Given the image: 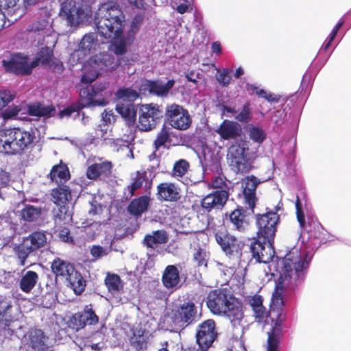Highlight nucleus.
Instances as JSON below:
<instances>
[{
  "label": "nucleus",
  "instance_id": "nucleus-1",
  "mask_svg": "<svg viewBox=\"0 0 351 351\" xmlns=\"http://www.w3.org/2000/svg\"><path fill=\"white\" fill-rule=\"evenodd\" d=\"M311 261V256L308 252L295 247L278 262L276 271L279 277L272 295L269 315L263 304L261 295H254L249 300L253 316L258 322L268 318L271 320L272 331L268 335L267 351H277L278 349V337L281 333L282 322L281 314L284 305L283 291L293 290L304 282Z\"/></svg>",
  "mask_w": 351,
  "mask_h": 351
},
{
  "label": "nucleus",
  "instance_id": "nucleus-2",
  "mask_svg": "<svg viewBox=\"0 0 351 351\" xmlns=\"http://www.w3.org/2000/svg\"><path fill=\"white\" fill-rule=\"evenodd\" d=\"M125 17L119 5L110 1L102 3L95 16V24L98 34L103 38L111 41L110 49L117 55H123L127 51L138 32L143 18L136 16L132 21L127 34L123 33Z\"/></svg>",
  "mask_w": 351,
  "mask_h": 351
},
{
  "label": "nucleus",
  "instance_id": "nucleus-3",
  "mask_svg": "<svg viewBox=\"0 0 351 351\" xmlns=\"http://www.w3.org/2000/svg\"><path fill=\"white\" fill-rule=\"evenodd\" d=\"M113 60L108 53H99L94 60H91L89 65L84 67V74L82 77L83 84H90L94 82L99 75V71L104 67L112 66ZM107 84L101 82L93 86L87 85L82 88L80 91V104L82 108L105 106L107 104L106 88Z\"/></svg>",
  "mask_w": 351,
  "mask_h": 351
},
{
  "label": "nucleus",
  "instance_id": "nucleus-4",
  "mask_svg": "<svg viewBox=\"0 0 351 351\" xmlns=\"http://www.w3.org/2000/svg\"><path fill=\"white\" fill-rule=\"evenodd\" d=\"M206 304L213 314L223 316L228 319L237 339L242 337L244 330L243 307L230 291L218 289L210 291L207 296Z\"/></svg>",
  "mask_w": 351,
  "mask_h": 351
},
{
  "label": "nucleus",
  "instance_id": "nucleus-5",
  "mask_svg": "<svg viewBox=\"0 0 351 351\" xmlns=\"http://www.w3.org/2000/svg\"><path fill=\"white\" fill-rule=\"evenodd\" d=\"M32 132L21 128L5 129L0 132V152L16 154L28 148L34 142Z\"/></svg>",
  "mask_w": 351,
  "mask_h": 351
},
{
  "label": "nucleus",
  "instance_id": "nucleus-6",
  "mask_svg": "<svg viewBox=\"0 0 351 351\" xmlns=\"http://www.w3.org/2000/svg\"><path fill=\"white\" fill-rule=\"evenodd\" d=\"M60 16L73 27L88 21L91 10L83 0H66L61 4Z\"/></svg>",
  "mask_w": 351,
  "mask_h": 351
},
{
  "label": "nucleus",
  "instance_id": "nucleus-7",
  "mask_svg": "<svg viewBox=\"0 0 351 351\" xmlns=\"http://www.w3.org/2000/svg\"><path fill=\"white\" fill-rule=\"evenodd\" d=\"M248 150V142L242 138L235 141L228 148L227 160L234 172L245 173L251 169V163L247 157Z\"/></svg>",
  "mask_w": 351,
  "mask_h": 351
},
{
  "label": "nucleus",
  "instance_id": "nucleus-8",
  "mask_svg": "<svg viewBox=\"0 0 351 351\" xmlns=\"http://www.w3.org/2000/svg\"><path fill=\"white\" fill-rule=\"evenodd\" d=\"M47 242L45 232L36 231L23 239L21 243L14 247V252L17 257L19 265L25 266L27 263V258L34 255Z\"/></svg>",
  "mask_w": 351,
  "mask_h": 351
},
{
  "label": "nucleus",
  "instance_id": "nucleus-9",
  "mask_svg": "<svg viewBox=\"0 0 351 351\" xmlns=\"http://www.w3.org/2000/svg\"><path fill=\"white\" fill-rule=\"evenodd\" d=\"M28 38L32 39L37 45H42L45 37L51 36L52 29V19L47 10H41L38 20L29 24L27 27Z\"/></svg>",
  "mask_w": 351,
  "mask_h": 351
},
{
  "label": "nucleus",
  "instance_id": "nucleus-10",
  "mask_svg": "<svg viewBox=\"0 0 351 351\" xmlns=\"http://www.w3.org/2000/svg\"><path fill=\"white\" fill-rule=\"evenodd\" d=\"M165 115L169 125L174 129L184 131L191 125L192 119L189 111L178 104L168 105Z\"/></svg>",
  "mask_w": 351,
  "mask_h": 351
},
{
  "label": "nucleus",
  "instance_id": "nucleus-11",
  "mask_svg": "<svg viewBox=\"0 0 351 351\" xmlns=\"http://www.w3.org/2000/svg\"><path fill=\"white\" fill-rule=\"evenodd\" d=\"M162 117V112L158 105L142 104L139 109L138 127L141 131L152 130Z\"/></svg>",
  "mask_w": 351,
  "mask_h": 351
},
{
  "label": "nucleus",
  "instance_id": "nucleus-12",
  "mask_svg": "<svg viewBox=\"0 0 351 351\" xmlns=\"http://www.w3.org/2000/svg\"><path fill=\"white\" fill-rule=\"evenodd\" d=\"M171 319L175 326L184 328L198 321L199 314L193 302H186L173 311Z\"/></svg>",
  "mask_w": 351,
  "mask_h": 351
},
{
  "label": "nucleus",
  "instance_id": "nucleus-13",
  "mask_svg": "<svg viewBox=\"0 0 351 351\" xmlns=\"http://www.w3.org/2000/svg\"><path fill=\"white\" fill-rule=\"evenodd\" d=\"M274 240L259 239L252 242L250 245V251L252 257L256 259V262L263 263H271L269 267L272 265L275 254L273 246Z\"/></svg>",
  "mask_w": 351,
  "mask_h": 351
},
{
  "label": "nucleus",
  "instance_id": "nucleus-14",
  "mask_svg": "<svg viewBox=\"0 0 351 351\" xmlns=\"http://www.w3.org/2000/svg\"><path fill=\"white\" fill-rule=\"evenodd\" d=\"M278 219L279 217L275 212H268L257 216L258 238L274 240Z\"/></svg>",
  "mask_w": 351,
  "mask_h": 351
},
{
  "label": "nucleus",
  "instance_id": "nucleus-15",
  "mask_svg": "<svg viewBox=\"0 0 351 351\" xmlns=\"http://www.w3.org/2000/svg\"><path fill=\"white\" fill-rule=\"evenodd\" d=\"M215 323L213 319H207L199 325L196 333V341L201 351H207L217 337Z\"/></svg>",
  "mask_w": 351,
  "mask_h": 351
},
{
  "label": "nucleus",
  "instance_id": "nucleus-16",
  "mask_svg": "<svg viewBox=\"0 0 351 351\" xmlns=\"http://www.w3.org/2000/svg\"><path fill=\"white\" fill-rule=\"evenodd\" d=\"M3 65L7 71L16 75H29L34 69L32 60L21 53L12 54L8 60H3Z\"/></svg>",
  "mask_w": 351,
  "mask_h": 351
},
{
  "label": "nucleus",
  "instance_id": "nucleus-17",
  "mask_svg": "<svg viewBox=\"0 0 351 351\" xmlns=\"http://www.w3.org/2000/svg\"><path fill=\"white\" fill-rule=\"evenodd\" d=\"M215 239L226 254L238 253L241 249L239 241L225 230H218L215 234Z\"/></svg>",
  "mask_w": 351,
  "mask_h": 351
},
{
  "label": "nucleus",
  "instance_id": "nucleus-18",
  "mask_svg": "<svg viewBox=\"0 0 351 351\" xmlns=\"http://www.w3.org/2000/svg\"><path fill=\"white\" fill-rule=\"evenodd\" d=\"M175 84L173 80H169L164 83L160 80H145L142 84V89L147 91L150 95L159 97H165L168 95L169 90Z\"/></svg>",
  "mask_w": 351,
  "mask_h": 351
},
{
  "label": "nucleus",
  "instance_id": "nucleus-19",
  "mask_svg": "<svg viewBox=\"0 0 351 351\" xmlns=\"http://www.w3.org/2000/svg\"><path fill=\"white\" fill-rule=\"evenodd\" d=\"M228 197L229 193L225 191H214L202 199V208L207 212L213 209H221L226 203Z\"/></svg>",
  "mask_w": 351,
  "mask_h": 351
},
{
  "label": "nucleus",
  "instance_id": "nucleus-20",
  "mask_svg": "<svg viewBox=\"0 0 351 351\" xmlns=\"http://www.w3.org/2000/svg\"><path fill=\"white\" fill-rule=\"evenodd\" d=\"M98 322L99 317L93 310L91 305L86 306L82 312L75 313L72 319V322L76 330H79L88 325H95Z\"/></svg>",
  "mask_w": 351,
  "mask_h": 351
},
{
  "label": "nucleus",
  "instance_id": "nucleus-21",
  "mask_svg": "<svg viewBox=\"0 0 351 351\" xmlns=\"http://www.w3.org/2000/svg\"><path fill=\"white\" fill-rule=\"evenodd\" d=\"M19 1L0 0V10L8 15L9 22L17 21L25 14V8L19 3Z\"/></svg>",
  "mask_w": 351,
  "mask_h": 351
},
{
  "label": "nucleus",
  "instance_id": "nucleus-22",
  "mask_svg": "<svg viewBox=\"0 0 351 351\" xmlns=\"http://www.w3.org/2000/svg\"><path fill=\"white\" fill-rule=\"evenodd\" d=\"M261 182L254 176H247L243 182L245 199L252 211L255 207L256 190Z\"/></svg>",
  "mask_w": 351,
  "mask_h": 351
},
{
  "label": "nucleus",
  "instance_id": "nucleus-23",
  "mask_svg": "<svg viewBox=\"0 0 351 351\" xmlns=\"http://www.w3.org/2000/svg\"><path fill=\"white\" fill-rule=\"evenodd\" d=\"M98 40L97 38V34L95 33L86 34L80 41L79 49L77 51H75L71 56L73 59H75V57H77V60L80 61V60L82 59L80 58L82 54H83V56H86L88 53H90L96 50Z\"/></svg>",
  "mask_w": 351,
  "mask_h": 351
},
{
  "label": "nucleus",
  "instance_id": "nucleus-24",
  "mask_svg": "<svg viewBox=\"0 0 351 351\" xmlns=\"http://www.w3.org/2000/svg\"><path fill=\"white\" fill-rule=\"evenodd\" d=\"M157 195L160 200L176 202L180 198V190L175 184L163 182L157 186Z\"/></svg>",
  "mask_w": 351,
  "mask_h": 351
},
{
  "label": "nucleus",
  "instance_id": "nucleus-25",
  "mask_svg": "<svg viewBox=\"0 0 351 351\" xmlns=\"http://www.w3.org/2000/svg\"><path fill=\"white\" fill-rule=\"evenodd\" d=\"M217 132L224 140L234 139L237 141L241 136L242 128L237 122L225 120L220 125Z\"/></svg>",
  "mask_w": 351,
  "mask_h": 351
},
{
  "label": "nucleus",
  "instance_id": "nucleus-26",
  "mask_svg": "<svg viewBox=\"0 0 351 351\" xmlns=\"http://www.w3.org/2000/svg\"><path fill=\"white\" fill-rule=\"evenodd\" d=\"M180 281V272L176 266L173 265L167 266L162 277L164 287L168 289H174L177 287Z\"/></svg>",
  "mask_w": 351,
  "mask_h": 351
},
{
  "label": "nucleus",
  "instance_id": "nucleus-27",
  "mask_svg": "<svg viewBox=\"0 0 351 351\" xmlns=\"http://www.w3.org/2000/svg\"><path fill=\"white\" fill-rule=\"evenodd\" d=\"M38 280V275L33 271H23L19 280L20 289L26 293H29L36 286Z\"/></svg>",
  "mask_w": 351,
  "mask_h": 351
},
{
  "label": "nucleus",
  "instance_id": "nucleus-28",
  "mask_svg": "<svg viewBox=\"0 0 351 351\" xmlns=\"http://www.w3.org/2000/svg\"><path fill=\"white\" fill-rule=\"evenodd\" d=\"M150 199L147 196H141L131 201L128 206V212L136 217L141 216L149 206Z\"/></svg>",
  "mask_w": 351,
  "mask_h": 351
},
{
  "label": "nucleus",
  "instance_id": "nucleus-29",
  "mask_svg": "<svg viewBox=\"0 0 351 351\" xmlns=\"http://www.w3.org/2000/svg\"><path fill=\"white\" fill-rule=\"evenodd\" d=\"M154 177V175H152V172L149 171V168L147 169V171H146L142 173L137 171L134 181L130 186L131 195H134V191L141 188L144 182L145 184V187H149L152 184V178Z\"/></svg>",
  "mask_w": 351,
  "mask_h": 351
},
{
  "label": "nucleus",
  "instance_id": "nucleus-30",
  "mask_svg": "<svg viewBox=\"0 0 351 351\" xmlns=\"http://www.w3.org/2000/svg\"><path fill=\"white\" fill-rule=\"evenodd\" d=\"M53 210V219L57 225L69 223L72 219V211L69 205L57 206Z\"/></svg>",
  "mask_w": 351,
  "mask_h": 351
},
{
  "label": "nucleus",
  "instance_id": "nucleus-31",
  "mask_svg": "<svg viewBox=\"0 0 351 351\" xmlns=\"http://www.w3.org/2000/svg\"><path fill=\"white\" fill-rule=\"evenodd\" d=\"M29 114L36 117H53L56 114V108L52 105H44L40 103L33 104L28 106Z\"/></svg>",
  "mask_w": 351,
  "mask_h": 351
},
{
  "label": "nucleus",
  "instance_id": "nucleus-32",
  "mask_svg": "<svg viewBox=\"0 0 351 351\" xmlns=\"http://www.w3.org/2000/svg\"><path fill=\"white\" fill-rule=\"evenodd\" d=\"M51 196L56 206L69 205L71 199V191L66 186L53 189L51 192Z\"/></svg>",
  "mask_w": 351,
  "mask_h": 351
},
{
  "label": "nucleus",
  "instance_id": "nucleus-33",
  "mask_svg": "<svg viewBox=\"0 0 351 351\" xmlns=\"http://www.w3.org/2000/svg\"><path fill=\"white\" fill-rule=\"evenodd\" d=\"M117 112L128 122L132 124L135 121L136 110L132 103H121L116 106Z\"/></svg>",
  "mask_w": 351,
  "mask_h": 351
},
{
  "label": "nucleus",
  "instance_id": "nucleus-34",
  "mask_svg": "<svg viewBox=\"0 0 351 351\" xmlns=\"http://www.w3.org/2000/svg\"><path fill=\"white\" fill-rule=\"evenodd\" d=\"M32 348L36 351H46L48 348L47 337L41 330H35L30 335Z\"/></svg>",
  "mask_w": 351,
  "mask_h": 351
},
{
  "label": "nucleus",
  "instance_id": "nucleus-35",
  "mask_svg": "<svg viewBox=\"0 0 351 351\" xmlns=\"http://www.w3.org/2000/svg\"><path fill=\"white\" fill-rule=\"evenodd\" d=\"M51 269L56 276L64 277L67 280L71 272H73L74 267L71 264L58 258L53 261Z\"/></svg>",
  "mask_w": 351,
  "mask_h": 351
},
{
  "label": "nucleus",
  "instance_id": "nucleus-36",
  "mask_svg": "<svg viewBox=\"0 0 351 351\" xmlns=\"http://www.w3.org/2000/svg\"><path fill=\"white\" fill-rule=\"evenodd\" d=\"M230 219L234 228L243 232L248 226L243 209H236L230 215Z\"/></svg>",
  "mask_w": 351,
  "mask_h": 351
},
{
  "label": "nucleus",
  "instance_id": "nucleus-37",
  "mask_svg": "<svg viewBox=\"0 0 351 351\" xmlns=\"http://www.w3.org/2000/svg\"><path fill=\"white\" fill-rule=\"evenodd\" d=\"M111 169V163L109 162H103L95 163L90 165L86 171L88 178L94 180L98 178L101 174L107 173Z\"/></svg>",
  "mask_w": 351,
  "mask_h": 351
},
{
  "label": "nucleus",
  "instance_id": "nucleus-38",
  "mask_svg": "<svg viewBox=\"0 0 351 351\" xmlns=\"http://www.w3.org/2000/svg\"><path fill=\"white\" fill-rule=\"evenodd\" d=\"M168 237L165 231L157 230L154 232L152 235H146L144 239V243L148 247L154 249L159 244L165 243Z\"/></svg>",
  "mask_w": 351,
  "mask_h": 351
},
{
  "label": "nucleus",
  "instance_id": "nucleus-39",
  "mask_svg": "<svg viewBox=\"0 0 351 351\" xmlns=\"http://www.w3.org/2000/svg\"><path fill=\"white\" fill-rule=\"evenodd\" d=\"M67 280L70 283L74 292L77 295L81 294L85 289L86 280L84 279L80 273L77 271L75 269L73 272H71Z\"/></svg>",
  "mask_w": 351,
  "mask_h": 351
},
{
  "label": "nucleus",
  "instance_id": "nucleus-40",
  "mask_svg": "<svg viewBox=\"0 0 351 351\" xmlns=\"http://www.w3.org/2000/svg\"><path fill=\"white\" fill-rule=\"evenodd\" d=\"M53 56V51L49 47H43L36 53L35 58L32 60L33 67L35 68L40 64L43 65L49 64Z\"/></svg>",
  "mask_w": 351,
  "mask_h": 351
},
{
  "label": "nucleus",
  "instance_id": "nucleus-41",
  "mask_svg": "<svg viewBox=\"0 0 351 351\" xmlns=\"http://www.w3.org/2000/svg\"><path fill=\"white\" fill-rule=\"evenodd\" d=\"M49 177L52 182L60 184L66 181L69 178V174L64 166L55 165L50 171Z\"/></svg>",
  "mask_w": 351,
  "mask_h": 351
},
{
  "label": "nucleus",
  "instance_id": "nucleus-42",
  "mask_svg": "<svg viewBox=\"0 0 351 351\" xmlns=\"http://www.w3.org/2000/svg\"><path fill=\"white\" fill-rule=\"evenodd\" d=\"M41 214V209L39 207L32 205H25L21 210V218L26 221H34L36 220Z\"/></svg>",
  "mask_w": 351,
  "mask_h": 351
},
{
  "label": "nucleus",
  "instance_id": "nucleus-43",
  "mask_svg": "<svg viewBox=\"0 0 351 351\" xmlns=\"http://www.w3.org/2000/svg\"><path fill=\"white\" fill-rule=\"evenodd\" d=\"M105 284L112 293L118 292L122 287L120 277L117 274H108L105 278Z\"/></svg>",
  "mask_w": 351,
  "mask_h": 351
},
{
  "label": "nucleus",
  "instance_id": "nucleus-44",
  "mask_svg": "<svg viewBox=\"0 0 351 351\" xmlns=\"http://www.w3.org/2000/svg\"><path fill=\"white\" fill-rule=\"evenodd\" d=\"M116 96L123 101L132 103L138 97V93L131 88H122L117 90Z\"/></svg>",
  "mask_w": 351,
  "mask_h": 351
},
{
  "label": "nucleus",
  "instance_id": "nucleus-45",
  "mask_svg": "<svg viewBox=\"0 0 351 351\" xmlns=\"http://www.w3.org/2000/svg\"><path fill=\"white\" fill-rule=\"evenodd\" d=\"M248 134L250 139L258 144L262 143L266 138L265 130L260 126L249 125Z\"/></svg>",
  "mask_w": 351,
  "mask_h": 351
},
{
  "label": "nucleus",
  "instance_id": "nucleus-46",
  "mask_svg": "<svg viewBox=\"0 0 351 351\" xmlns=\"http://www.w3.org/2000/svg\"><path fill=\"white\" fill-rule=\"evenodd\" d=\"M234 119L239 122L243 123H247L252 119V112L250 109V104L249 102H246L242 108L241 112H237L234 116Z\"/></svg>",
  "mask_w": 351,
  "mask_h": 351
},
{
  "label": "nucleus",
  "instance_id": "nucleus-47",
  "mask_svg": "<svg viewBox=\"0 0 351 351\" xmlns=\"http://www.w3.org/2000/svg\"><path fill=\"white\" fill-rule=\"evenodd\" d=\"M189 163L184 159H180L176 162L173 169V176L175 178H182L188 171Z\"/></svg>",
  "mask_w": 351,
  "mask_h": 351
},
{
  "label": "nucleus",
  "instance_id": "nucleus-48",
  "mask_svg": "<svg viewBox=\"0 0 351 351\" xmlns=\"http://www.w3.org/2000/svg\"><path fill=\"white\" fill-rule=\"evenodd\" d=\"M232 70L229 69H223L221 71L218 69L216 75V79L218 83L222 86H228L232 80Z\"/></svg>",
  "mask_w": 351,
  "mask_h": 351
},
{
  "label": "nucleus",
  "instance_id": "nucleus-49",
  "mask_svg": "<svg viewBox=\"0 0 351 351\" xmlns=\"http://www.w3.org/2000/svg\"><path fill=\"white\" fill-rule=\"evenodd\" d=\"M248 90L252 91V93H256L259 97L265 99L268 101H278V97L276 95H274L269 93H267L264 89H260L254 84H250L248 86Z\"/></svg>",
  "mask_w": 351,
  "mask_h": 351
},
{
  "label": "nucleus",
  "instance_id": "nucleus-50",
  "mask_svg": "<svg viewBox=\"0 0 351 351\" xmlns=\"http://www.w3.org/2000/svg\"><path fill=\"white\" fill-rule=\"evenodd\" d=\"M208 254L205 250L198 248L195 250L193 254V261L196 263L198 267L207 266Z\"/></svg>",
  "mask_w": 351,
  "mask_h": 351
},
{
  "label": "nucleus",
  "instance_id": "nucleus-51",
  "mask_svg": "<svg viewBox=\"0 0 351 351\" xmlns=\"http://www.w3.org/2000/svg\"><path fill=\"white\" fill-rule=\"evenodd\" d=\"M211 185L214 189H217L216 191H225L226 193H228L229 186L225 178L221 176L215 177L213 180Z\"/></svg>",
  "mask_w": 351,
  "mask_h": 351
},
{
  "label": "nucleus",
  "instance_id": "nucleus-52",
  "mask_svg": "<svg viewBox=\"0 0 351 351\" xmlns=\"http://www.w3.org/2000/svg\"><path fill=\"white\" fill-rule=\"evenodd\" d=\"M169 134L168 130L163 128L158 133L156 139L154 141V146L156 149L162 146H165V143L169 141Z\"/></svg>",
  "mask_w": 351,
  "mask_h": 351
},
{
  "label": "nucleus",
  "instance_id": "nucleus-53",
  "mask_svg": "<svg viewBox=\"0 0 351 351\" xmlns=\"http://www.w3.org/2000/svg\"><path fill=\"white\" fill-rule=\"evenodd\" d=\"M14 99V95L10 90L0 91V110L3 109Z\"/></svg>",
  "mask_w": 351,
  "mask_h": 351
},
{
  "label": "nucleus",
  "instance_id": "nucleus-54",
  "mask_svg": "<svg viewBox=\"0 0 351 351\" xmlns=\"http://www.w3.org/2000/svg\"><path fill=\"white\" fill-rule=\"evenodd\" d=\"M130 344L136 350H141L143 348L145 344V338L142 335L133 334V336L130 339Z\"/></svg>",
  "mask_w": 351,
  "mask_h": 351
},
{
  "label": "nucleus",
  "instance_id": "nucleus-55",
  "mask_svg": "<svg viewBox=\"0 0 351 351\" xmlns=\"http://www.w3.org/2000/svg\"><path fill=\"white\" fill-rule=\"evenodd\" d=\"M90 254L94 258H99L107 255L108 250L99 245H93L90 249Z\"/></svg>",
  "mask_w": 351,
  "mask_h": 351
},
{
  "label": "nucleus",
  "instance_id": "nucleus-56",
  "mask_svg": "<svg viewBox=\"0 0 351 351\" xmlns=\"http://www.w3.org/2000/svg\"><path fill=\"white\" fill-rule=\"evenodd\" d=\"M286 117V113L284 110H276L272 112L271 119L276 125H280Z\"/></svg>",
  "mask_w": 351,
  "mask_h": 351
},
{
  "label": "nucleus",
  "instance_id": "nucleus-57",
  "mask_svg": "<svg viewBox=\"0 0 351 351\" xmlns=\"http://www.w3.org/2000/svg\"><path fill=\"white\" fill-rule=\"evenodd\" d=\"M295 208H296V214H297V219L299 222L300 228V229H302L305 227V219H304V215L302 210V208L300 207L299 199H298L296 203H295Z\"/></svg>",
  "mask_w": 351,
  "mask_h": 351
},
{
  "label": "nucleus",
  "instance_id": "nucleus-58",
  "mask_svg": "<svg viewBox=\"0 0 351 351\" xmlns=\"http://www.w3.org/2000/svg\"><path fill=\"white\" fill-rule=\"evenodd\" d=\"M20 111V108L16 106L8 107L3 112V117L5 119H12L16 117Z\"/></svg>",
  "mask_w": 351,
  "mask_h": 351
},
{
  "label": "nucleus",
  "instance_id": "nucleus-59",
  "mask_svg": "<svg viewBox=\"0 0 351 351\" xmlns=\"http://www.w3.org/2000/svg\"><path fill=\"white\" fill-rule=\"evenodd\" d=\"M101 118L103 121L106 123H110L114 120V113L112 110L107 111L106 110L101 114Z\"/></svg>",
  "mask_w": 351,
  "mask_h": 351
},
{
  "label": "nucleus",
  "instance_id": "nucleus-60",
  "mask_svg": "<svg viewBox=\"0 0 351 351\" xmlns=\"http://www.w3.org/2000/svg\"><path fill=\"white\" fill-rule=\"evenodd\" d=\"M59 237L64 242H72V238L71 237L69 230L67 228H63L60 231Z\"/></svg>",
  "mask_w": 351,
  "mask_h": 351
},
{
  "label": "nucleus",
  "instance_id": "nucleus-61",
  "mask_svg": "<svg viewBox=\"0 0 351 351\" xmlns=\"http://www.w3.org/2000/svg\"><path fill=\"white\" fill-rule=\"evenodd\" d=\"M185 77L188 81L196 83L197 80L199 78V73L195 71H189L184 73Z\"/></svg>",
  "mask_w": 351,
  "mask_h": 351
},
{
  "label": "nucleus",
  "instance_id": "nucleus-62",
  "mask_svg": "<svg viewBox=\"0 0 351 351\" xmlns=\"http://www.w3.org/2000/svg\"><path fill=\"white\" fill-rule=\"evenodd\" d=\"M230 351H246V349L241 340L236 339Z\"/></svg>",
  "mask_w": 351,
  "mask_h": 351
},
{
  "label": "nucleus",
  "instance_id": "nucleus-63",
  "mask_svg": "<svg viewBox=\"0 0 351 351\" xmlns=\"http://www.w3.org/2000/svg\"><path fill=\"white\" fill-rule=\"evenodd\" d=\"M183 3H180L177 5L176 10L180 14H184L188 11L189 5L188 1L186 0H183Z\"/></svg>",
  "mask_w": 351,
  "mask_h": 351
},
{
  "label": "nucleus",
  "instance_id": "nucleus-64",
  "mask_svg": "<svg viewBox=\"0 0 351 351\" xmlns=\"http://www.w3.org/2000/svg\"><path fill=\"white\" fill-rule=\"evenodd\" d=\"M13 334V330L9 328L8 324H5L4 327L1 330H0V336H3L5 338H8L12 336Z\"/></svg>",
  "mask_w": 351,
  "mask_h": 351
}]
</instances>
